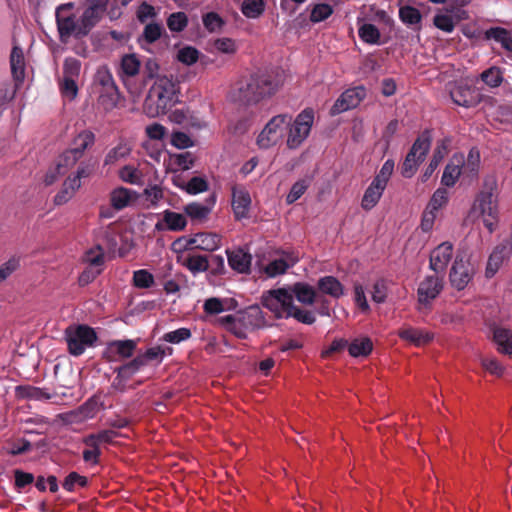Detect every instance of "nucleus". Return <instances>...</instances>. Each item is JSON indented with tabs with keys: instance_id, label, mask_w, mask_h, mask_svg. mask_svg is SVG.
Listing matches in <instances>:
<instances>
[{
	"instance_id": "5",
	"label": "nucleus",
	"mask_w": 512,
	"mask_h": 512,
	"mask_svg": "<svg viewBox=\"0 0 512 512\" xmlns=\"http://www.w3.org/2000/svg\"><path fill=\"white\" fill-rule=\"evenodd\" d=\"M495 181H485L483 189L476 195L469 216L474 219L481 218L489 232H493L498 222V200Z\"/></svg>"
},
{
	"instance_id": "20",
	"label": "nucleus",
	"mask_w": 512,
	"mask_h": 512,
	"mask_svg": "<svg viewBox=\"0 0 512 512\" xmlns=\"http://www.w3.org/2000/svg\"><path fill=\"white\" fill-rule=\"evenodd\" d=\"M56 23L61 41H65L74 35L76 38L84 37L85 35L79 34L80 22L77 23L74 15L64 16L56 10Z\"/></svg>"
},
{
	"instance_id": "35",
	"label": "nucleus",
	"mask_w": 512,
	"mask_h": 512,
	"mask_svg": "<svg viewBox=\"0 0 512 512\" xmlns=\"http://www.w3.org/2000/svg\"><path fill=\"white\" fill-rule=\"evenodd\" d=\"M80 187L81 184H78L76 180H72L71 176H69L64 181L59 192L54 196V204L58 206L66 204Z\"/></svg>"
},
{
	"instance_id": "30",
	"label": "nucleus",
	"mask_w": 512,
	"mask_h": 512,
	"mask_svg": "<svg viewBox=\"0 0 512 512\" xmlns=\"http://www.w3.org/2000/svg\"><path fill=\"white\" fill-rule=\"evenodd\" d=\"M215 196H211L209 202L207 205L198 203V202H192L187 204L184 207V212L187 216H189L192 220H199L202 221L208 217L210 214L212 207L215 204Z\"/></svg>"
},
{
	"instance_id": "2",
	"label": "nucleus",
	"mask_w": 512,
	"mask_h": 512,
	"mask_svg": "<svg viewBox=\"0 0 512 512\" xmlns=\"http://www.w3.org/2000/svg\"><path fill=\"white\" fill-rule=\"evenodd\" d=\"M261 304L273 313L276 319L293 317L298 322L311 325L316 317L311 311L294 305L292 293L287 288L271 289L263 293Z\"/></svg>"
},
{
	"instance_id": "60",
	"label": "nucleus",
	"mask_w": 512,
	"mask_h": 512,
	"mask_svg": "<svg viewBox=\"0 0 512 512\" xmlns=\"http://www.w3.org/2000/svg\"><path fill=\"white\" fill-rule=\"evenodd\" d=\"M159 69L160 66L156 59L154 58H148L144 64L142 75H143V82L144 84H147L150 80H157L159 76Z\"/></svg>"
},
{
	"instance_id": "58",
	"label": "nucleus",
	"mask_w": 512,
	"mask_h": 512,
	"mask_svg": "<svg viewBox=\"0 0 512 512\" xmlns=\"http://www.w3.org/2000/svg\"><path fill=\"white\" fill-rule=\"evenodd\" d=\"M165 356V349L161 346L151 347L144 353L138 354V357L142 360L143 365L146 366L151 361H156L160 364Z\"/></svg>"
},
{
	"instance_id": "36",
	"label": "nucleus",
	"mask_w": 512,
	"mask_h": 512,
	"mask_svg": "<svg viewBox=\"0 0 512 512\" xmlns=\"http://www.w3.org/2000/svg\"><path fill=\"white\" fill-rule=\"evenodd\" d=\"M131 153V147L128 143L124 141H120L115 147L111 148L105 158H104V166H112L115 165L118 161L125 159Z\"/></svg>"
},
{
	"instance_id": "13",
	"label": "nucleus",
	"mask_w": 512,
	"mask_h": 512,
	"mask_svg": "<svg viewBox=\"0 0 512 512\" xmlns=\"http://www.w3.org/2000/svg\"><path fill=\"white\" fill-rule=\"evenodd\" d=\"M443 289V279L436 273L427 275L417 289L418 302L424 307H429Z\"/></svg>"
},
{
	"instance_id": "6",
	"label": "nucleus",
	"mask_w": 512,
	"mask_h": 512,
	"mask_svg": "<svg viewBox=\"0 0 512 512\" xmlns=\"http://www.w3.org/2000/svg\"><path fill=\"white\" fill-rule=\"evenodd\" d=\"M292 121L289 114H279L272 117L257 137V144L262 149H268L281 141Z\"/></svg>"
},
{
	"instance_id": "46",
	"label": "nucleus",
	"mask_w": 512,
	"mask_h": 512,
	"mask_svg": "<svg viewBox=\"0 0 512 512\" xmlns=\"http://www.w3.org/2000/svg\"><path fill=\"white\" fill-rule=\"evenodd\" d=\"M143 367V362L137 355L132 360L124 362L122 365L114 368V372L121 373V377L124 376L129 380Z\"/></svg>"
},
{
	"instance_id": "7",
	"label": "nucleus",
	"mask_w": 512,
	"mask_h": 512,
	"mask_svg": "<svg viewBox=\"0 0 512 512\" xmlns=\"http://www.w3.org/2000/svg\"><path fill=\"white\" fill-rule=\"evenodd\" d=\"M98 337L92 327L81 324L76 327L69 326L65 330V340L68 351L73 356H80L85 352L86 347L94 346Z\"/></svg>"
},
{
	"instance_id": "22",
	"label": "nucleus",
	"mask_w": 512,
	"mask_h": 512,
	"mask_svg": "<svg viewBox=\"0 0 512 512\" xmlns=\"http://www.w3.org/2000/svg\"><path fill=\"white\" fill-rule=\"evenodd\" d=\"M398 336L415 346H423L430 343L434 339V334L428 330L414 328L411 326L399 329Z\"/></svg>"
},
{
	"instance_id": "37",
	"label": "nucleus",
	"mask_w": 512,
	"mask_h": 512,
	"mask_svg": "<svg viewBox=\"0 0 512 512\" xmlns=\"http://www.w3.org/2000/svg\"><path fill=\"white\" fill-rule=\"evenodd\" d=\"M486 39H493L500 43L502 47L512 52V33L502 27H491L485 31Z\"/></svg>"
},
{
	"instance_id": "24",
	"label": "nucleus",
	"mask_w": 512,
	"mask_h": 512,
	"mask_svg": "<svg viewBox=\"0 0 512 512\" xmlns=\"http://www.w3.org/2000/svg\"><path fill=\"white\" fill-rule=\"evenodd\" d=\"M11 73L16 84L23 83L25 78V58L21 47L15 45L10 54Z\"/></svg>"
},
{
	"instance_id": "55",
	"label": "nucleus",
	"mask_w": 512,
	"mask_h": 512,
	"mask_svg": "<svg viewBox=\"0 0 512 512\" xmlns=\"http://www.w3.org/2000/svg\"><path fill=\"white\" fill-rule=\"evenodd\" d=\"M154 284V276L146 269H140L133 273V285L137 288L147 289Z\"/></svg>"
},
{
	"instance_id": "11",
	"label": "nucleus",
	"mask_w": 512,
	"mask_h": 512,
	"mask_svg": "<svg viewBox=\"0 0 512 512\" xmlns=\"http://www.w3.org/2000/svg\"><path fill=\"white\" fill-rule=\"evenodd\" d=\"M136 348L135 340H113L107 343L102 358L109 363L125 361L134 355Z\"/></svg>"
},
{
	"instance_id": "26",
	"label": "nucleus",
	"mask_w": 512,
	"mask_h": 512,
	"mask_svg": "<svg viewBox=\"0 0 512 512\" xmlns=\"http://www.w3.org/2000/svg\"><path fill=\"white\" fill-rule=\"evenodd\" d=\"M462 175L470 180L477 178L480 169V152L477 148H471L466 159L462 157Z\"/></svg>"
},
{
	"instance_id": "34",
	"label": "nucleus",
	"mask_w": 512,
	"mask_h": 512,
	"mask_svg": "<svg viewBox=\"0 0 512 512\" xmlns=\"http://www.w3.org/2000/svg\"><path fill=\"white\" fill-rule=\"evenodd\" d=\"M446 153H447V145H446L445 141L439 142L433 152V156H432L428 166L426 167V169L424 170V172L422 174L423 182L427 181L433 175V173L435 172V170L437 169V167L439 166L441 161L444 159Z\"/></svg>"
},
{
	"instance_id": "33",
	"label": "nucleus",
	"mask_w": 512,
	"mask_h": 512,
	"mask_svg": "<svg viewBox=\"0 0 512 512\" xmlns=\"http://www.w3.org/2000/svg\"><path fill=\"white\" fill-rule=\"evenodd\" d=\"M432 143L431 130L425 129L414 141L410 151L413 152L420 160H424L430 150Z\"/></svg>"
},
{
	"instance_id": "28",
	"label": "nucleus",
	"mask_w": 512,
	"mask_h": 512,
	"mask_svg": "<svg viewBox=\"0 0 512 512\" xmlns=\"http://www.w3.org/2000/svg\"><path fill=\"white\" fill-rule=\"evenodd\" d=\"M317 287L322 294L329 295L335 299H339L344 295V286L334 276L319 278Z\"/></svg>"
},
{
	"instance_id": "42",
	"label": "nucleus",
	"mask_w": 512,
	"mask_h": 512,
	"mask_svg": "<svg viewBox=\"0 0 512 512\" xmlns=\"http://www.w3.org/2000/svg\"><path fill=\"white\" fill-rule=\"evenodd\" d=\"M83 261L87 263L88 266L103 268L105 263V253L103 247L98 244L87 250L83 256Z\"/></svg>"
},
{
	"instance_id": "38",
	"label": "nucleus",
	"mask_w": 512,
	"mask_h": 512,
	"mask_svg": "<svg viewBox=\"0 0 512 512\" xmlns=\"http://www.w3.org/2000/svg\"><path fill=\"white\" fill-rule=\"evenodd\" d=\"M493 339L498 345V351L511 355L512 354V332L505 328H496L493 332Z\"/></svg>"
},
{
	"instance_id": "15",
	"label": "nucleus",
	"mask_w": 512,
	"mask_h": 512,
	"mask_svg": "<svg viewBox=\"0 0 512 512\" xmlns=\"http://www.w3.org/2000/svg\"><path fill=\"white\" fill-rule=\"evenodd\" d=\"M453 255V244L443 242L430 253L429 267L436 274L444 273Z\"/></svg>"
},
{
	"instance_id": "54",
	"label": "nucleus",
	"mask_w": 512,
	"mask_h": 512,
	"mask_svg": "<svg viewBox=\"0 0 512 512\" xmlns=\"http://www.w3.org/2000/svg\"><path fill=\"white\" fill-rule=\"evenodd\" d=\"M188 25V17L184 12H174L167 18V27L171 32H182Z\"/></svg>"
},
{
	"instance_id": "44",
	"label": "nucleus",
	"mask_w": 512,
	"mask_h": 512,
	"mask_svg": "<svg viewBox=\"0 0 512 512\" xmlns=\"http://www.w3.org/2000/svg\"><path fill=\"white\" fill-rule=\"evenodd\" d=\"M358 35L360 39L370 45L380 43V31L379 29L370 23H365L358 28Z\"/></svg>"
},
{
	"instance_id": "50",
	"label": "nucleus",
	"mask_w": 512,
	"mask_h": 512,
	"mask_svg": "<svg viewBox=\"0 0 512 512\" xmlns=\"http://www.w3.org/2000/svg\"><path fill=\"white\" fill-rule=\"evenodd\" d=\"M88 479L85 476L73 471L70 472L64 479L62 487L68 492H74L77 488H83L87 486Z\"/></svg>"
},
{
	"instance_id": "12",
	"label": "nucleus",
	"mask_w": 512,
	"mask_h": 512,
	"mask_svg": "<svg viewBox=\"0 0 512 512\" xmlns=\"http://www.w3.org/2000/svg\"><path fill=\"white\" fill-rule=\"evenodd\" d=\"M108 0H86L87 7L80 17L79 34L88 35L101 20L106 11Z\"/></svg>"
},
{
	"instance_id": "49",
	"label": "nucleus",
	"mask_w": 512,
	"mask_h": 512,
	"mask_svg": "<svg viewBox=\"0 0 512 512\" xmlns=\"http://www.w3.org/2000/svg\"><path fill=\"white\" fill-rule=\"evenodd\" d=\"M423 161L424 160H420L417 155L409 150L401 166L402 176L405 178H411Z\"/></svg>"
},
{
	"instance_id": "64",
	"label": "nucleus",
	"mask_w": 512,
	"mask_h": 512,
	"mask_svg": "<svg viewBox=\"0 0 512 512\" xmlns=\"http://www.w3.org/2000/svg\"><path fill=\"white\" fill-rule=\"evenodd\" d=\"M199 58V51L192 47L186 46L178 51L177 59L186 65H193Z\"/></svg>"
},
{
	"instance_id": "17",
	"label": "nucleus",
	"mask_w": 512,
	"mask_h": 512,
	"mask_svg": "<svg viewBox=\"0 0 512 512\" xmlns=\"http://www.w3.org/2000/svg\"><path fill=\"white\" fill-rule=\"evenodd\" d=\"M251 205V197L244 186L234 185L232 187V209L237 220L248 217Z\"/></svg>"
},
{
	"instance_id": "45",
	"label": "nucleus",
	"mask_w": 512,
	"mask_h": 512,
	"mask_svg": "<svg viewBox=\"0 0 512 512\" xmlns=\"http://www.w3.org/2000/svg\"><path fill=\"white\" fill-rule=\"evenodd\" d=\"M17 394L22 398L38 401L48 400L51 397L45 390L30 385L18 386Z\"/></svg>"
},
{
	"instance_id": "62",
	"label": "nucleus",
	"mask_w": 512,
	"mask_h": 512,
	"mask_svg": "<svg viewBox=\"0 0 512 512\" xmlns=\"http://www.w3.org/2000/svg\"><path fill=\"white\" fill-rule=\"evenodd\" d=\"M203 25L209 32H216L224 25L223 19L216 12H208L203 15Z\"/></svg>"
},
{
	"instance_id": "16",
	"label": "nucleus",
	"mask_w": 512,
	"mask_h": 512,
	"mask_svg": "<svg viewBox=\"0 0 512 512\" xmlns=\"http://www.w3.org/2000/svg\"><path fill=\"white\" fill-rule=\"evenodd\" d=\"M453 102L466 108L475 107L481 102V93L473 87L458 85L450 91Z\"/></svg>"
},
{
	"instance_id": "63",
	"label": "nucleus",
	"mask_w": 512,
	"mask_h": 512,
	"mask_svg": "<svg viewBox=\"0 0 512 512\" xmlns=\"http://www.w3.org/2000/svg\"><path fill=\"white\" fill-rule=\"evenodd\" d=\"M94 83L100 86V89L115 85V81L110 70L107 67H100L94 77Z\"/></svg>"
},
{
	"instance_id": "61",
	"label": "nucleus",
	"mask_w": 512,
	"mask_h": 512,
	"mask_svg": "<svg viewBox=\"0 0 512 512\" xmlns=\"http://www.w3.org/2000/svg\"><path fill=\"white\" fill-rule=\"evenodd\" d=\"M163 30L160 23H149L144 27L143 38L147 43L152 44L160 39Z\"/></svg>"
},
{
	"instance_id": "47",
	"label": "nucleus",
	"mask_w": 512,
	"mask_h": 512,
	"mask_svg": "<svg viewBox=\"0 0 512 512\" xmlns=\"http://www.w3.org/2000/svg\"><path fill=\"white\" fill-rule=\"evenodd\" d=\"M119 178L132 185H140L143 182L142 172L132 165L123 166L119 170Z\"/></svg>"
},
{
	"instance_id": "51",
	"label": "nucleus",
	"mask_w": 512,
	"mask_h": 512,
	"mask_svg": "<svg viewBox=\"0 0 512 512\" xmlns=\"http://www.w3.org/2000/svg\"><path fill=\"white\" fill-rule=\"evenodd\" d=\"M130 199V191L123 187L113 190L110 196L111 205L116 210H121L128 206Z\"/></svg>"
},
{
	"instance_id": "57",
	"label": "nucleus",
	"mask_w": 512,
	"mask_h": 512,
	"mask_svg": "<svg viewBox=\"0 0 512 512\" xmlns=\"http://www.w3.org/2000/svg\"><path fill=\"white\" fill-rule=\"evenodd\" d=\"M192 336L191 330L186 327L167 332L163 335L162 340L172 344H179L182 341L190 339Z\"/></svg>"
},
{
	"instance_id": "40",
	"label": "nucleus",
	"mask_w": 512,
	"mask_h": 512,
	"mask_svg": "<svg viewBox=\"0 0 512 512\" xmlns=\"http://www.w3.org/2000/svg\"><path fill=\"white\" fill-rule=\"evenodd\" d=\"M399 18L407 26H418L417 29L420 28L419 25L422 21V15L421 12L413 6L405 5L400 7Z\"/></svg>"
},
{
	"instance_id": "43",
	"label": "nucleus",
	"mask_w": 512,
	"mask_h": 512,
	"mask_svg": "<svg viewBox=\"0 0 512 512\" xmlns=\"http://www.w3.org/2000/svg\"><path fill=\"white\" fill-rule=\"evenodd\" d=\"M264 10V0H243L241 4V12L247 18L256 19L263 14Z\"/></svg>"
},
{
	"instance_id": "10",
	"label": "nucleus",
	"mask_w": 512,
	"mask_h": 512,
	"mask_svg": "<svg viewBox=\"0 0 512 512\" xmlns=\"http://www.w3.org/2000/svg\"><path fill=\"white\" fill-rule=\"evenodd\" d=\"M474 267L470 260L461 254H457L449 273L451 286L458 291L467 287L474 275Z\"/></svg>"
},
{
	"instance_id": "31",
	"label": "nucleus",
	"mask_w": 512,
	"mask_h": 512,
	"mask_svg": "<svg viewBox=\"0 0 512 512\" xmlns=\"http://www.w3.org/2000/svg\"><path fill=\"white\" fill-rule=\"evenodd\" d=\"M120 93L117 85L100 89L98 103L105 111L113 110L119 101Z\"/></svg>"
},
{
	"instance_id": "1",
	"label": "nucleus",
	"mask_w": 512,
	"mask_h": 512,
	"mask_svg": "<svg viewBox=\"0 0 512 512\" xmlns=\"http://www.w3.org/2000/svg\"><path fill=\"white\" fill-rule=\"evenodd\" d=\"M283 85V75L276 69L261 70L238 83L235 99L243 104H257L272 97Z\"/></svg>"
},
{
	"instance_id": "9",
	"label": "nucleus",
	"mask_w": 512,
	"mask_h": 512,
	"mask_svg": "<svg viewBox=\"0 0 512 512\" xmlns=\"http://www.w3.org/2000/svg\"><path fill=\"white\" fill-rule=\"evenodd\" d=\"M95 143V134L91 130L81 131L73 139V147L66 150L58 160V170L62 166L72 167L83 156L84 152Z\"/></svg>"
},
{
	"instance_id": "29",
	"label": "nucleus",
	"mask_w": 512,
	"mask_h": 512,
	"mask_svg": "<svg viewBox=\"0 0 512 512\" xmlns=\"http://www.w3.org/2000/svg\"><path fill=\"white\" fill-rule=\"evenodd\" d=\"M462 155H454L450 162L445 166L441 183L447 187L455 185L456 181L462 175L461 169Z\"/></svg>"
},
{
	"instance_id": "32",
	"label": "nucleus",
	"mask_w": 512,
	"mask_h": 512,
	"mask_svg": "<svg viewBox=\"0 0 512 512\" xmlns=\"http://www.w3.org/2000/svg\"><path fill=\"white\" fill-rule=\"evenodd\" d=\"M287 259L288 260L279 258L271 261L265 267V273L269 277H275L285 273L289 267L293 266L298 261V258L295 257L293 253L287 254Z\"/></svg>"
},
{
	"instance_id": "25",
	"label": "nucleus",
	"mask_w": 512,
	"mask_h": 512,
	"mask_svg": "<svg viewBox=\"0 0 512 512\" xmlns=\"http://www.w3.org/2000/svg\"><path fill=\"white\" fill-rule=\"evenodd\" d=\"M287 290L304 305H312L317 300L315 289L308 283L296 282Z\"/></svg>"
},
{
	"instance_id": "14",
	"label": "nucleus",
	"mask_w": 512,
	"mask_h": 512,
	"mask_svg": "<svg viewBox=\"0 0 512 512\" xmlns=\"http://www.w3.org/2000/svg\"><path fill=\"white\" fill-rule=\"evenodd\" d=\"M365 97L366 90L363 86L347 89L337 98L330 109V114L335 116L350 109H354Z\"/></svg>"
},
{
	"instance_id": "8",
	"label": "nucleus",
	"mask_w": 512,
	"mask_h": 512,
	"mask_svg": "<svg viewBox=\"0 0 512 512\" xmlns=\"http://www.w3.org/2000/svg\"><path fill=\"white\" fill-rule=\"evenodd\" d=\"M313 121L314 111L311 108H306L298 114L294 123L288 127L287 146L290 149L298 148L308 137Z\"/></svg>"
},
{
	"instance_id": "53",
	"label": "nucleus",
	"mask_w": 512,
	"mask_h": 512,
	"mask_svg": "<svg viewBox=\"0 0 512 512\" xmlns=\"http://www.w3.org/2000/svg\"><path fill=\"white\" fill-rule=\"evenodd\" d=\"M481 80L488 85L489 87H498L501 85L503 81V74L500 68L492 66L485 71H483L480 75Z\"/></svg>"
},
{
	"instance_id": "52",
	"label": "nucleus",
	"mask_w": 512,
	"mask_h": 512,
	"mask_svg": "<svg viewBox=\"0 0 512 512\" xmlns=\"http://www.w3.org/2000/svg\"><path fill=\"white\" fill-rule=\"evenodd\" d=\"M333 7L327 3L315 4L310 13V21L312 23H319L325 21L333 14Z\"/></svg>"
},
{
	"instance_id": "18",
	"label": "nucleus",
	"mask_w": 512,
	"mask_h": 512,
	"mask_svg": "<svg viewBox=\"0 0 512 512\" xmlns=\"http://www.w3.org/2000/svg\"><path fill=\"white\" fill-rule=\"evenodd\" d=\"M512 253V243L510 240H504L500 244H498L491 255L489 256L487 267H486V276L492 277L500 268L503 261Z\"/></svg>"
},
{
	"instance_id": "19",
	"label": "nucleus",
	"mask_w": 512,
	"mask_h": 512,
	"mask_svg": "<svg viewBox=\"0 0 512 512\" xmlns=\"http://www.w3.org/2000/svg\"><path fill=\"white\" fill-rule=\"evenodd\" d=\"M221 238L216 233H197L186 241L185 250L200 249L204 251H214L220 246Z\"/></svg>"
},
{
	"instance_id": "4",
	"label": "nucleus",
	"mask_w": 512,
	"mask_h": 512,
	"mask_svg": "<svg viewBox=\"0 0 512 512\" xmlns=\"http://www.w3.org/2000/svg\"><path fill=\"white\" fill-rule=\"evenodd\" d=\"M179 88L176 82L168 76L158 77L144 102V109L151 116L165 114L168 109L179 102Z\"/></svg>"
},
{
	"instance_id": "39",
	"label": "nucleus",
	"mask_w": 512,
	"mask_h": 512,
	"mask_svg": "<svg viewBox=\"0 0 512 512\" xmlns=\"http://www.w3.org/2000/svg\"><path fill=\"white\" fill-rule=\"evenodd\" d=\"M373 350L370 338H356L348 345V352L352 357H367Z\"/></svg>"
},
{
	"instance_id": "23",
	"label": "nucleus",
	"mask_w": 512,
	"mask_h": 512,
	"mask_svg": "<svg viewBox=\"0 0 512 512\" xmlns=\"http://www.w3.org/2000/svg\"><path fill=\"white\" fill-rule=\"evenodd\" d=\"M227 257L228 264L233 270L244 274L250 272L252 256L244 249L238 248L234 251L227 250Z\"/></svg>"
},
{
	"instance_id": "3",
	"label": "nucleus",
	"mask_w": 512,
	"mask_h": 512,
	"mask_svg": "<svg viewBox=\"0 0 512 512\" xmlns=\"http://www.w3.org/2000/svg\"><path fill=\"white\" fill-rule=\"evenodd\" d=\"M217 323L238 339H246L248 331L270 326L259 305H250L234 315L219 317Z\"/></svg>"
},
{
	"instance_id": "27",
	"label": "nucleus",
	"mask_w": 512,
	"mask_h": 512,
	"mask_svg": "<svg viewBox=\"0 0 512 512\" xmlns=\"http://www.w3.org/2000/svg\"><path fill=\"white\" fill-rule=\"evenodd\" d=\"M385 188L386 187L379 184L378 180H372V182L364 192V195L361 200V207L366 211H369L372 208H374L381 199Z\"/></svg>"
},
{
	"instance_id": "21",
	"label": "nucleus",
	"mask_w": 512,
	"mask_h": 512,
	"mask_svg": "<svg viewBox=\"0 0 512 512\" xmlns=\"http://www.w3.org/2000/svg\"><path fill=\"white\" fill-rule=\"evenodd\" d=\"M187 220L186 217L169 209L163 212L162 220L158 221L155 224V230L157 231H174L179 232L183 231L186 228Z\"/></svg>"
},
{
	"instance_id": "48",
	"label": "nucleus",
	"mask_w": 512,
	"mask_h": 512,
	"mask_svg": "<svg viewBox=\"0 0 512 512\" xmlns=\"http://www.w3.org/2000/svg\"><path fill=\"white\" fill-rule=\"evenodd\" d=\"M141 63L135 54H126L121 59V69L128 77L136 76L140 71Z\"/></svg>"
},
{
	"instance_id": "56",
	"label": "nucleus",
	"mask_w": 512,
	"mask_h": 512,
	"mask_svg": "<svg viewBox=\"0 0 512 512\" xmlns=\"http://www.w3.org/2000/svg\"><path fill=\"white\" fill-rule=\"evenodd\" d=\"M310 185V181L308 179H300L296 181L292 187L288 195L286 196L287 204H293L296 202L308 189Z\"/></svg>"
},
{
	"instance_id": "41",
	"label": "nucleus",
	"mask_w": 512,
	"mask_h": 512,
	"mask_svg": "<svg viewBox=\"0 0 512 512\" xmlns=\"http://www.w3.org/2000/svg\"><path fill=\"white\" fill-rule=\"evenodd\" d=\"M184 266L194 275L205 272L209 270L208 257L205 255H189L184 261Z\"/></svg>"
},
{
	"instance_id": "59",
	"label": "nucleus",
	"mask_w": 512,
	"mask_h": 512,
	"mask_svg": "<svg viewBox=\"0 0 512 512\" xmlns=\"http://www.w3.org/2000/svg\"><path fill=\"white\" fill-rule=\"evenodd\" d=\"M81 62L77 58L68 57L63 63V75L65 78L77 79L80 75Z\"/></svg>"
}]
</instances>
